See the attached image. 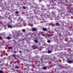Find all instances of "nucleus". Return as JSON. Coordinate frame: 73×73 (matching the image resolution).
<instances>
[{"label": "nucleus", "mask_w": 73, "mask_h": 73, "mask_svg": "<svg viewBox=\"0 0 73 73\" xmlns=\"http://www.w3.org/2000/svg\"><path fill=\"white\" fill-rule=\"evenodd\" d=\"M12 32L13 34H14V35H13V36L15 37H18L19 34L16 33V31L15 30H13L12 31Z\"/></svg>", "instance_id": "obj_1"}, {"label": "nucleus", "mask_w": 73, "mask_h": 73, "mask_svg": "<svg viewBox=\"0 0 73 73\" xmlns=\"http://www.w3.org/2000/svg\"><path fill=\"white\" fill-rule=\"evenodd\" d=\"M67 62H68V63H73V60H67Z\"/></svg>", "instance_id": "obj_2"}, {"label": "nucleus", "mask_w": 73, "mask_h": 73, "mask_svg": "<svg viewBox=\"0 0 73 73\" xmlns=\"http://www.w3.org/2000/svg\"><path fill=\"white\" fill-rule=\"evenodd\" d=\"M7 26L8 28H12L13 27V26L11 25H10L8 24L7 25Z\"/></svg>", "instance_id": "obj_3"}, {"label": "nucleus", "mask_w": 73, "mask_h": 73, "mask_svg": "<svg viewBox=\"0 0 73 73\" xmlns=\"http://www.w3.org/2000/svg\"><path fill=\"white\" fill-rule=\"evenodd\" d=\"M5 33H1L0 34V36H5Z\"/></svg>", "instance_id": "obj_4"}, {"label": "nucleus", "mask_w": 73, "mask_h": 73, "mask_svg": "<svg viewBox=\"0 0 73 73\" xmlns=\"http://www.w3.org/2000/svg\"><path fill=\"white\" fill-rule=\"evenodd\" d=\"M42 30L43 31H47V29L45 28H43Z\"/></svg>", "instance_id": "obj_5"}, {"label": "nucleus", "mask_w": 73, "mask_h": 73, "mask_svg": "<svg viewBox=\"0 0 73 73\" xmlns=\"http://www.w3.org/2000/svg\"><path fill=\"white\" fill-rule=\"evenodd\" d=\"M7 38L8 40H10L11 39V36H8L7 37Z\"/></svg>", "instance_id": "obj_6"}, {"label": "nucleus", "mask_w": 73, "mask_h": 73, "mask_svg": "<svg viewBox=\"0 0 73 73\" xmlns=\"http://www.w3.org/2000/svg\"><path fill=\"white\" fill-rule=\"evenodd\" d=\"M41 33L43 36H45V34H44V33L43 32H41Z\"/></svg>", "instance_id": "obj_7"}, {"label": "nucleus", "mask_w": 73, "mask_h": 73, "mask_svg": "<svg viewBox=\"0 0 73 73\" xmlns=\"http://www.w3.org/2000/svg\"><path fill=\"white\" fill-rule=\"evenodd\" d=\"M33 49H36V47L35 46H33Z\"/></svg>", "instance_id": "obj_8"}, {"label": "nucleus", "mask_w": 73, "mask_h": 73, "mask_svg": "<svg viewBox=\"0 0 73 73\" xmlns=\"http://www.w3.org/2000/svg\"><path fill=\"white\" fill-rule=\"evenodd\" d=\"M32 30L33 31H36V28H33Z\"/></svg>", "instance_id": "obj_9"}, {"label": "nucleus", "mask_w": 73, "mask_h": 73, "mask_svg": "<svg viewBox=\"0 0 73 73\" xmlns=\"http://www.w3.org/2000/svg\"><path fill=\"white\" fill-rule=\"evenodd\" d=\"M48 53H50L51 52H52V51L50 50H48Z\"/></svg>", "instance_id": "obj_10"}, {"label": "nucleus", "mask_w": 73, "mask_h": 73, "mask_svg": "<svg viewBox=\"0 0 73 73\" xmlns=\"http://www.w3.org/2000/svg\"><path fill=\"white\" fill-rule=\"evenodd\" d=\"M47 42H48V43H50V42H51V41L50 40H48Z\"/></svg>", "instance_id": "obj_11"}, {"label": "nucleus", "mask_w": 73, "mask_h": 73, "mask_svg": "<svg viewBox=\"0 0 73 73\" xmlns=\"http://www.w3.org/2000/svg\"><path fill=\"white\" fill-rule=\"evenodd\" d=\"M16 68H17V69H19V68L20 67L18 66H16L15 67Z\"/></svg>", "instance_id": "obj_12"}, {"label": "nucleus", "mask_w": 73, "mask_h": 73, "mask_svg": "<svg viewBox=\"0 0 73 73\" xmlns=\"http://www.w3.org/2000/svg\"><path fill=\"white\" fill-rule=\"evenodd\" d=\"M15 13H16V14H19V12L18 11H16L15 12Z\"/></svg>", "instance_id": "obj_13"}, {"label": "nucleus", "mask_w": 73, "mask_h": 73, "mask_svg": "<svg viewBox=\"0 0 73 73\" xmlns=\"http://www.w3.org/2000/svg\"><path fill=\"white\" fill-rule=\"evenodd\" d=\"M20 25V24H18L17 25V27H20V26L19 25Z\"/></svg>", "instance_id": "obj_14"}, {"label": "nucleus", "mask_w": 73, "mask_h": 73, "mask_svg": "<svg viewBox=\"0 0 73 73\" xmlns=\"http://www.w3.org/2000/svg\"><path fill=\"white\" fill-rule=\"evenodd\" d=\"M43 69H44V70H45V69H46V67H44L43 68Z\"/></svg>", "instance_id": "obj_15"}, {"label": "nucleus", "mask_w": 73, "mask_h": 73, "mask_svg": "<svg viewBox=\"0 0 73 73\" xmlns=\"http://www.w3.org/2000/svg\"><path fill=\"white\" fill-rule=\"evenodd\" d=\"M22 31L23 32H25V29H23L22 30Z\"/></svg>", "instance_id": "obj_16"}, {"label": "nucleus", "mask_w": 73, "mask_h": 73, "mask_svg": "<svg viewBox=\"0 0 73 73\" xmlns=\"http://www.w3.org/2000/svg\"><path fill=\"white\" fill-rule=\"evenodd\" d=\"M8 49H12V48H11V47H8Z\"/></svg>", "instance_id": "obj_17"}, {"label": "nucleus", "mask_w": 73, "mask_h": 73, "mask_svg": "<svg viewBox=\"0 0 73 73\" xmlns=\"http://www.w3.org/2000/svg\"><path fill=\"white\" fill-rule=\"evenodd\" d=\"M56 25H59V23H56Z\"/></svg>", "instance_id": "obj_18"}, {"label": "nucleus", "mask_w": 73, "mask_h": 73, "mask_svg": "<svg viewBox=\"0 0 73 73\" xmlns=\"http://www.w3.org/2000/svg\"><path fill=\"white\" fill-rule=\"evenodd\" d=\"M35 42L36 43H37V40H35Z\"/></svg>", "instance_id": "obj_19"}, {"label": "nucleus", "mask_w": 73, "mask_h": 73, "mask_svg": "<svg viewBox=\"0 0 73 73\" xmlns=\"http://www.w3.org/2000/svg\"><path fill=\"white\" fill-rule=\"evenodd\" d=\"M3 71L2 70H0V73H3Z\"/></svg>", "instance_id": "obj_20"}, {"label": "nucleus", "mask_w": 73, "mask_h": 73, "mask_svg": "<svg viewBox=\"0 0 73 73\" xmlns=\"http://www.w3.org/2000/svg\"><path fill=\"white\" fill-rule=\"evenodd\" d=\"M23 8L24 9H25V7H24V6H23Z\"/></svg>", "instance_id": "obj_21"}, {"label": "nucleus", "mask_w": 73, "mask_h": 73, "mask_svg": "<svg viewBox=\"0 0 73 73\" xmlns=\"http://www.w3.org/2000/svg\"><path fill=\"white\" fill-rule=\"evenodd\" d=\"M2 39V37L1 36H0V39L1 40Z\"/></svg>", "instance_id": "obj_22"}, {"label": "nucleus", "mask_w": 73, "mask_h": 73, "mask_svg": "<svg viewBox=\"0 0 73 73\" xmlns=\"http://www.w3.org/2000/svg\"><path fill=\"white\" fill-rule=\"evenodd\" d=\"M19 53H21L22 52H21V50L19 51Z\"/></svg>", "instance_id": "obj_23"}, {"label": "nucleus", "mask_w": 73, "mask_h": 73, "mask_svg": "<svg viewBox=\"0 0 73 73\" xmlns=\"http://www.w3.org/2000/svg\"><path fill=\"white\" fill-rule=\"evenodd\" d=\"M33 25H30V26L31 27H33Z\"/></svg>", "instance_id": "obj_24"}, {"label": "nucleus", "mask_w": 73, "mask_h": 73, "mask_svg": "<svg viewBox=\"0 0 73 73\" xmlns=\"http://www.w3.org/2000/svg\"><path fill=\"white\" fill-rule=\"evenodd\" d=\"M43 53H46V51H45V52H43Z\"/></svg>", "instance_id": "obj_25"}, {"label": "nucleus", "mask_w": 73, "mask_h": 73, "mask_svg": "<svg viewBox=\"0 0 73 73\" xmlns=\"http://www.w3.org/2000/svg\"><path fill=\"white\" fill-rule=\"evenodd\" d=\"M1 45V43L0 42V46Z\"/></svg>", "instance_id": "obj_26"}, {"label": "nucleus", "mask_w": 73, "mask_h": 73, "mask_svg": "<svg viewBox=\"0 0 73 73\" xmlns=\"http://www.w3.org/2000/svg\"><path fill=\"white\" fill-rule=\"evenodd\" d=\"M52 26L53 27L54 26V25H52Z\"/></svg>", "instance_id": "obj_27"}]
</instances>
